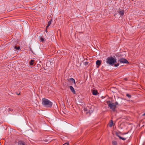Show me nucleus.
<instances>
[{
  "label": "nucleus",
  "mask_w": 145,
  "mask_h": 145,
  "mask_svg": "<svg viewBox=\"0 0 145 145\" xmlns=\"http://www.w3.org/2000/svg\"><path fill=\"white\" fill-rule=\"evenodd\" d=\"M112 144L113 145H117V143L115 141H112Z\"/></svg>",
  "instance_id": "nucleus-15"
},
{
  "label": "nucleus",
  "mask_w": 145,
  "mask_h": 145,
  "mask_svg": "<svg viewBox=\"0 0 145 145\" xmlns=\"http://www.w3.org/2000/svg\"><path fill=\"white\" fill-rule=\"evenodd\" d=\"M52 21V19H51L48 22V25L46 27V29H47V28L50 25L51 22Z\"/></svg>",
  "instance_id": "nucleus-8"
},
{
  "label": "nucleus",
  "mask_w": 145,
  "mask_h": 145,
  "mask_svg": "<svg viewBox=\"0 0 145 145\" xmlns=\"http://www.w3.org/2000/svg\"><path fill=\"white\" fill-rule=\"evenodd\" d=\"M101 62L102 61L100 60H97L96 61V64L98 66L97 67V68L99 67L100 65Z\"/></svg>",
  "instance_id": "nucleus-5"
},
{
  "label": "nucleus",
  "mask_w": 145,
  "mask_h": 145,
  "mask_svg": "<svg viewBox=\"0 0 145 145\" xmlns=\"http://www.w3.org/2000/svg\"><path fill=\"white\" fill-rule=\"evenodd\" d=\"M14 48L17 50H19L20 49V46L17 47V46H15Z\"/></svg>",
  "instance_id": "nucleus-17"
},
{
  "label": "nucleus",
  "mask_w": 145,
  "mask_h": 145,
  "mask_svg": "<svg viewBox=\"0 0 145 145\" xmlns=\"http://www.w3.org/2000/svg\"><path fill=\"white\" fill-rule=\"evenodd\" d=\"M18 145H26L25 144L24 142L23 141H20L18 143Z\"/></svg>",
  "instance_id": "nucleus-10"
},
{
  "label": "nucleus",
  "mask_w": 145,
  "mask_h": 145,
  "mask_svg": "<svg viewBox=\"0 0 145 145\" xmlns=\"http://www.w3.org/2000/svg\"><path fill=\"white\" fill-rule=\"evenodd\" d=\"M88 64V62H86V64Z\"/></svg>",
  "instance_id": "nucleus-24"
},
{
  "label": "nucleus",
  "mask_w": 145,
  "mask_h": 145,
  "mask_svg": "<svg viewBox=\"0 0 145 145\" xmlns=\"http://www.w3.org/2000/svg\"><path fill=\"white\" fill-rule=\"evenodd\" d=\"M119 13L121 16H122L124 14V10H122L119 11Z\"/></svg>",
  "instance_id": "nucleus-9"
},
{
  "label": "nucleus",
  "mask_w": 145,
  "mask_h": 145,
  "mask_svg": "<svg viewBox=\"0 0 145 145\" xmlns=\"http://www.w3.org/2000/svg\"><path fill=\"white\" fill-rule=\"evenodd\" d=\"M124 79H125V80H127V78H124Z\"/></svg>",
  "instance_id": "nucleus-25"
},
{
  "label": "nucleus",
  "mask_w": 145,
  "mask_h": 145,
  "mask_svg": "<svg viewBox=\"0 0 145 145\" xmlns=\"http://www.w3.org/2000/svg\"><path fill=\"white\" fill-rule=\"evenodd\" d=\"M108 106L112 110L114 111L116 107V105H115L114 103H110L108 104Z\"/></svg>",
  "instance_id": "nucleus-3"
},
{
  "label": "nucleus",
  "mask_w": 145,
  "mask_h": 145,
  "mask_svg": "<svg viewBox=\"0 0 145 145\" xmlns=\"http://www.w3.org/2000/svg\"><path fill=\"white\" fill-rule=\"evenodd\" d=\"M119 63H117V64H115V67H118L119 66Z\"/></svg>",
  "instance_id": "nucleus-19"
},
{
  "label": "nucleus",
  "mask_w": 145,
  "mask_h": 145,
  "mask_svg": "<svg viewBox=\"0 0 145 145\" xmlns=\"http://www.w3.org/2000/svg\"><path fill=\"white\" fill-rule=\"evenodd\" d=\"M117 136L120 139H121L123 140H125L126 139V138L121 137L118 135Z\"/></svg>",
  "instance_id": "nucleus-13"
},
{
  "label": "nucleus",
  "mask_w": 145,
  "mask_h": 145,
  "mask_svg": "<svg viewBox=\"0 0 145 145\" xmlns=\"http://www.w3.org/2000/svg\"><path fill=\"white\" fill-rule=\"evenodd\" d=\"M119 61L120 63H128V62L127 59L125 58H121L120 59Z\"/></svg>",
  "instance_id": "nucleus-4"
},
{
  "label": "nucleus",
  "mask_w": 145,
  "mask_h": 145,
  "mask_svg": "<svg viewBox=\"0 0 145 145\" xmlns=\"http://www.w3.org/2000/svg\"><path fill=\"white\" fill-rule=\"evenodd\" d=\"M142 116H145V112L144 114H142Z\"/></svg>",
  "instance_id": "nucleus-23"
},
{
  "label": "nucleus",
  "mask_w": 145,
  "mask_h": 145,
  "mask_svg": "<svg viewBox=\"0 0 145 145\" xmlns=\"http://www.w3.org/2000/svg\"><path fill=\"white\" fill-rule=\"evenodd\" d=\"M69 144V143H65L64 144H63V145H68Z\"/></svg>",
  "instance_id": "nucleus-21"
},
{
  "label": "nucleus",
  "mask_w": 145,
  "mask_h": 145,
  "mask_svg": "<svg viewBox=\"0 0 145 145\" xmlns=\"http://www.w3.org/2000/svg\"><path fill=\"white\" fill-rule=\"evenodd\" d=\"M34 60H31L29 62V64L31 65H33L34 64Z\"/></svg>",
  "instance_id": "nucleus-12"
},
{
  "label": "nucleus",
  "mask_w": 145,
  "mask_h": 145,
  "mask_svg": "<svg viewBox=\"0 0 145 145\" xmlns=\"http://www.w3.org/2000/svg\"><path fill=\"white\" fill-rule=\"evenodd\" d=\"M69 80L71 81L72 82H73L74 84L75 83V80L73 78H69Z\"/></svg>",
  "instance_id": "nucleus-16"
},
{
  "label": "nucleus",
  "mask_w": 145,
  "mask_h": 145,
  "mask_svg": "<svg viewBox=\"0 0 145 145\" xmlns=\"http://www.w3.org/2000/svg\"><path fill=\"white\" fill-rule=\"evenodd\" d=\"M116 61V59L113 58L112 56L108 57L106 60V62L107 64L111 66H113Z\"/></svg>",
  "instance_id": "nucleus-2"
},
{
  "label": "nucleus",
  "mask_w": 145,
  "mask_h": 145,
  "mask_svg": "<svg viewBox=\"0 0 145 145\" xmlns=\"http://www.w3.org/2000/svg\"><path fill=\"white\" fill-rule=\"evenodd\" d=\"M84 110L85 111H87V109H86V108H84Z\"/></svg>",
  "instance_id": "nucleus-22"
},
{
  "label": "nucleus",
  "mask_w": 145,
  "mask_h": 145,
  "mask_svg": "<svg viewBox=\"0 0 145 145\" xmlns=\"http://www.w3.org/2000/svg\"><path fill=\"white\" fill-rule=\"evenodd\" d=\"M69 88L72 91V92L74 94H75V91L74 90V88L72 86H70L69 87Z\"/></svg>",
  "instance_id": "nucleus-6"
},
{
  "label": "nucleus",
  "mask_w": 145,
  "mask_h": 145,
  "mask_svg": "<svg viewBox=\"0 0 145 145\" xmlns=\"http://www.w3.org/2000/svg\"><path fill=\"white\" fill-rule=\"evenodd\" d=\"M40 41L42 42L45 41V39L43 37H41L40 38Z\"/></svg>",
  "instance_id": "nucleus-14"
},
{
  "label": "nucleus",
  "mask_w": 145,
  "mask_h": 145,
  "mask_svg": "<svg viewBox=\"0 0 145 145\" xmlns=\"http://www.w3.org/2000/svg\"><path fill=\"white\" fill-rule=\"evenodd\" d=\"M93 95H96L98 93V92L96 90H93L92 92Z\"/></svg>",
  "instance_id": "nucleus-7"
},
{
  "label": "nucleus",
  "mask_w": 145,
  "mask_h": 145,
  "mask_svg": "<svg viewBox=\"0 0 145 145\" xmlns=\"http://www.w3.org/2000/svg\"><path fill=\"white\" fill-rule=\"evenodd\" d=\"M115 105H116H116H118V103L117 102H116L114 103Z\"/></svg>",
  "instance_id": "nucleus-20"
},
{
  "label": "nucleus",
  "mask_w": 145,
  "mask_h": 145,
  "mask_svg": "<svg viewBox=\"0 0 145 145\" xmlns=\"http://www.w3.org/2000/svg\"><path fill=\"white\" fill-rule=\"evenodd\" d=\"M46 30H47V29H46V32H47V31Z\"/></svg>",
  "instance_id": "nucleus-26"
},
{
  "label": "nucleus",
  "mask_w": 145,
  "mask_h": 145,
  "mask_svg": "<svg viewBox=\"0 0 145 145\" xmlns=\"http://www.w3.org/2000/svg\"><path fill=\"white\" fill-rule=\"evenodd\" d=\"M46 30H47V29H46V32H47V31Z\"/></svg>",
  "instance_id": "nucleus-27"
},
{
  "label": "nucleus",
  "mask_w": 145,
  "mask_h": 145,
  "mask_svg": "<svg viewBox=\"0 0 145 145\" xmlns=\"http://www.w3.org/2000/svg\"><path fill=\"white\" fill-rule=\"evenodd\" d=\"M42 105L46 107H51L52 105V103L49 100L43 98L42 100Z\"/></svg>",
  "instance_id": "nucleus-1"
},
{
  "label": "nucleus",
  "mask_w": 145,
  "mask_h": 145,
  "mask_svg": "<svg viewBox=\"0 0 145 145\" xmlns=\"http://www.w3.org/2000/svg\"><path fill=\"white\" fill-rule=\"evenodd\" d=\"M126 95L129 98H131V95L128 93L126 94Z\"/></svg>",
  "instance_id": "nucleus-18"
},
{
  "label": "nucleus",
  "mask_w": 145,
  "mask_h": 145,
  "mask_svg": "<svg viewBox=\"0 0 145 145\" xmlns=\"http://www.w3.org/2000/svg\"><path fill=\"white\" fill-rule=\"evenodd\" d=\"M113 125V123L112 120H111V122L109 123V126L111 127Z\"/></svg>",
  "instance_id": "nucleus-11"
}]
</instances>
